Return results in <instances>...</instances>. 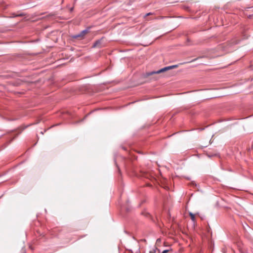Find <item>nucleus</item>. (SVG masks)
Returning <instances> with one entry per match:
<instances>
[{
	"label": "nucleus",
	"instance_id": "1",
	"mask_svg": "<svg viewBox=\"0 0 253 253\" xmlns=\"http://www.w3.org/2000/svg\"><path fill=\"white\" fill-rule=\"evenodd\" d=\"M177 67H178L177 65H172V66H168V67H165L164 68H162V69H160V70H158V71H157L156 72H152L148 73L147 74V75L148 76H152V75H153L154 74H160L161 73H163L164 72L168 71L169 70L177 68Z\"/></svg>",
	"mask_w": 253,
	"mask_h": 253
},
{
	"label": "nucleus",
	"instance_id": "2",
	"mask_svg": "<svg viewBox=\"0 0 253 253\" xmlns=\"http://www.w3.org/2000/svg\"><path fill=\"white\" fill-rule=\"evenodd\" d=\"M89 33V29H85L82 31L80 34L74 35L73 36L74 39H77L79 40L84 39L85 36Z\"/></svg>",
	"mask_w": 253,
	"mask_h": 253
},
{
	"label": "nucleus",
	"instance_id": "3",
	"mask_svg": "<svg viewBox=\"0 0 253 253\" xmlns=\"http://www.w3.org/2000/svg\"><path fill=\"white\" fill-rule=\"evenodd\" d=\"M189 215L191 217V219H192V220L194 222H195V214H194L193 213H192V212H190L189 213Z\"/></svg>",
	"mask_w": 253,
	"mask_h": 253
},
{
	"label": "nucleus",
	"instance_id": "4",
	"mask_svg": "<svg viewBox=\"0 0 253 253\" xmlns=\"http://www.w3.org/2000/svg\"><path fill=\"white\" fill-rule=\"evenodd\" d=\"M100 43L99 41H96L93 44V47H97L98 44Z\"/></svg>",
	"mask_w": 253,
	"mask_h": 253
},
{
	"label": "nucleus",
	"instance_id": "5",
	"mask_svg": "<svg viewBox=\"0 0 253 253\" xmlns=\"http://www.w3.org/2000/svg\"><path fill=\"white\" fill-rule=\"evenodd\" d=\"M169 252V250H164L162 253H168Z\"/></svg>",
	"mask_w": 253,
	"mask_h": 253
},
{
	"label": "nucleus",
	"instance_id": "6",
	"mask_svg": "<svg viewBox=\"0 0 253 253\" xmlns=\"http://www.w3.org/2000/svg\"><path fill=\"white\" fill-rule=\"evenodd\" d=\"M151 13H147V14L146 15V16H148V15H151Z\"/></svg>",
	"mask_w": 253,
	"mask_h": 253
}]
</instances>
